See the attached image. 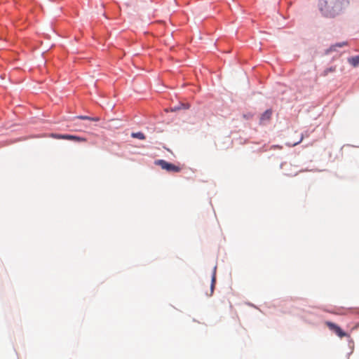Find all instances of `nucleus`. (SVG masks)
I'll use <instances>...</instances> for the list:
<instances>
[{
    "label": "nucleus",
    "instance_id": "obj_1",
    "mask_svg": "<svg viewBox=\"0 0 359 359\" xmlns=\"http://www.w3.org/2000/svg\"><path fill=\"white\" fill-rule=\"evenodd\" d=\"M348 4V0H320L319 8L325 16L334 17Z\"/></svg>",
    "mask_w": 359,
    "mask_h": 359
},
{
    "label": "nucleus",
    "instance_id": "obj_2",
    "mask_svg": "<svg viewBox=\"0 0 359 359\" xmlns=\"http://www.w3.org/2000/svg\"><path fill=\"white\" fill-rule=\"evenodd\" d=\"M155 164L159 165L163 170L169 172H179L181 171V168L178 165L168 163L165 160L159 159L155 161Z\"/></svg>",
    "mask_w": 359,
    "mask_h": 359
},
{
    "label": "nucleus",
    "instance_id": "obj_3",
    "mask_svg": "<svg viewBox=\"0 0 359 359\" xmlns=\"http://www.w3.org/2000/svg\"><path fill=\"white\" fill-rule=\"evenodd\" d=\"M327 326L332 330L335 334L339 337L340 338H342L344 337H346L347 334L344 332L340 327H339L337 325L331 323V322H326Z\"/></svg>",
    "mask_w": 359,
    "mask_h": 359
},
{
    "label": "nucleus",
    "instance_id": "obj_4",
    "mask_svg": "<svg viewBox=\"0 0 359 359\" xmlns=\"http://www.w3.org/2000/svg\"><path fill=\"white\" fill-rule=\"evenodd\" d=\"M272 115V110L271 109H267L265 111L260 117V123L261 124H265L266 122L269 121V120L271 118Z\"/></svg>",
    "mask_w": 359,
    "mask_h": 359
},
{
    "label": "nucleus",
    "instance_id": "obj_5",
    "mask_svg": "<svg viewBox=\"0 0 359 359\" xmlns=\"http://www.w3.org/2000/svg\"><path fill=\"white\" fill-rule=\"evenodd\" d=\"M60 137H61L62 139H65V140H74V141H77V142H86V140L83 137L72 135H60Z\"/></svg>",
    "mask_w": 359,
    "mask_h": 359
},
{
    "label": "nucleus",
    "instance_id": "obj_6",
    "mask_svg": "<svg viewBox=\"0 0 359 359\" xmlns=\"http://www.w3.org/2000/svg\"><path fill=\"white\" fill-rule=\"evenodd\" d=\"M336 71V67H330L329 68H327L325 69L323 73H322V76H327L330 73H333Z\"/></svg>",
    "mask_w": 359,
    "mask_h": 359
},
{
    "label": "nucleus",
    "instance_id": "obj_7",
    "mask_svg": "<svg viewBox=\"0 0 359 359\" xmlns=\"http://www.w3.org/2000/svg\"><path fill=\"white\" fill-rule=\"evenodd\" d=\"M348 61L353 67L358 66L359 65V55L350 58Z\"/></svg>",
    "mask_w": 359,
    "mask_h": 359
},
{
    "label": "nucleus",
    "instance_id": "obj_8",
    "mask_svg": "<svg viewBox=\"0 0 359 359\" xmlns=\"http://www.w3.org/2000/svg\"><path fill=\"white\" fill-rule=\"evenodd\" d=\"M131 136L134 138H137L140 140H144L146 138L144 134L142 133V132L133 133L131 134Z\"/></svg>",
    "mask_w": 359,
    "mask_h": 359
},
{
    "label": "nucleus",
    "instance_id": "obj_9",
    "mask_svg": "<svg viewBox=\"0 0 359 359\" xmlns=\"http://www.w3.org/2000/svg\"><path fill=\"white\" fill-rule=\"evenodd\" d=\"M78 118L81 120H90L93 121H98L100 120L98 117H90L87 116H78Z\"/></svg>",
    "mask_w": 359,
    "mask_h": 359
},
{
    "label": "nucleus",
    "instance_id": "obj_10",
    "mask_svg": "<svg viewBox=\"0 0 359 359\" xmlns=\"http://www.w3.org/2000/svg\"><path fill=\"white\" fill-rule=\"evenodd\" d=\"M215 281H216V278H215V274L214 273L212 277V281H211L210 295H212V294L213 293L214 287H215Z\"/></svg>",
    "mask_w": 359,
    "mask_h": 359
},
{
    "label": "nucleus",
    "instance_id": "obj_11",
    "mask_svg": "<svg viewBox=\"0 0 359 359\" xmlns=\"http://www.w3.org/2000/svg\"><path fill=\"white\" fill-rule=\"evenodd\" d=\"M302 140H303V136H302V135H301V136H300V137H299V140L297 142H293V143H292L291 144H292V146H295V145H297V144L300 143V142L302 141Z\"/></svg>",
    "mask_w": 359,
    "mask_h": 359
},
{
    "label": "nucleus",
    "instance_id": "obj_12",
    "mask_svg": "<svg viewBox=\"0 0 359 359\" xmlns=\"http://www.w3.org/2000/svg\"><path fill=\"white\" fill-rule=\"evenodd\" d=\"M61 135H57V134H51V137H55V138H57V139H62L60 137Z\"/></svg>",
    "mask_w": 359,
    "mask_h": 359
},
{
    "label": "nucleus",
    "instance_id": "obj_13",
    "mask_svg": "<svg viewBox=\"0 0 359 359\" xmlns=\"http://www.w3.org/2000/svg\"><path fill=\"white\" fill-rule=\"evenodd\" d=\"M344 44H345L344 43H337V44L334 45V46L341 47Z\"/></svg>",
    "mask_w": 359,
    "mask_h": 359
}]
</instances>
